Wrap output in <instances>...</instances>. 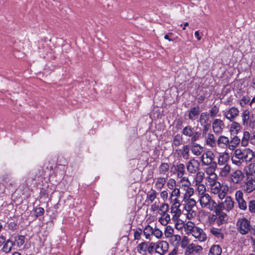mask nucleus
<instances>
[{
	"label": "nucleus",
	"mask_w": 255,
	"mask_h": 255,
	"mask_svg": "<svg viewBox=\"0 0 255 255\" xmlns=\"http://www.w3.org/2000/svg\"><path fill=\"white\" fill-rule=\"evenodd\" d=\"M198 202H199L202 207L208 209L210 211H214L216 209V202L207 193L197 198H192V206L193 203L196 204Z\"/></svg>",
	"instance_id": "3"
},
{
	"label": "nucleus",
	"mask_w": 255,
	"mask_h": 255,
	"mask_svg": "<svg viewBox=\"0 0 255 255\" xmlns=\"http://www.w3.org/2000/svg\"><path fill=\"white\" fill-rule=\"evenodd\" d=\"M183 133L186 135L191 136V128L190 127H185L183 130Z\"/></svg>",
	"instance_id": "61"
},
{
	"label": "nucleus",
	"mask_w": 255,
	"mask_h": 255,
	"mask_svg": "<svg viewBox=\"0 0 255 255\" xmlns=\"http://www.w3.org/2000/svg\"><path fill=\"white\" fill-rule=\"evenodd\" d=\"M171 212L172 213H174V215L173 216V219L174 220H177L178 217L180 216L181 214V210L180 209H174V208H171Z\"/></svg>",
	"instance_id": "44"
},
{
	"label": "nucleus",
	"mask_w": 255,
	"mask_h": 255,
	"mask_svg": "<svg viewBox=\"0 0 255 255\" xmlns=\"http://www.w3.org/2000/svg\"><path fill=\"white\" fill-rule=\"evenodd\" d=\"M222 253V249L219 245L212 246L209 251L208 255H220Z\"/></svg>",
	"instance_id": "24"
},
{
	"label": "nucleus",
	"mask_w": 255,
	"mask_h": 255,
	"mask_svg": "<svg viewBox=\"0 0 255 255\" xmlns=\"http://www.w3.org/2000/svg\"><path fill=\"white\" fill-rule=\"evenodd\" d=\"M240 139L238 136H235L232 140L229 141V148L230 150H234L239 144Z\"/></svg>",
	"instance_id": "31"
},
{
	"label": "nucleus",
	"mask_w": 255,
	"mask_h": 255,
	"mask_svg": "<svg viewBox=\"0 0 255 255\" xmlns=\"http://www.w3.org/2000/svg\"><path fill=\"white\" fill-rule=\"evenodd\" d=\"M206 142L208 146L214 147L216 145V141L215 135L211 133L207 134L206 138Z\"/></svg>",
	"instance_id": "22"
},
{
	"label": "nucleus",
	"mask_w": 255,
	"mask_h": 255,
	"mask_svg": "<svg viewBox=\"0 0 255 255\" xmlns=\"http://www.w3.org/2000/svg\"><path fill=\"white\" fill-rule=\"evenodd\" d=\"M168 244L166 241H159L156 243V253L163 255L168 251Z\"/></svg>",
	"instance_id": "13"
},
{
	"label": "nucleus",
	"mask_w": 255,
	"mask_h": 255,
	"mask_svg": "<svg viewBox=\"0 0 255 255\" xmlns=\"http://www.w3.org/2000/svg\"><path fill=\"white\" fill-rule=\"evenodd\" d=\"M214 211H215L216 215L218 216L217 222L218 224H222L226 222L228 220V216L226 213L223 212L222 210L217 208Z\"/></svg>",
	"instance_id": "15"
},
{
	"label": "nucleus",
	"mask_w": 255,
	"mask_h": 255,
	"mask_svg": "<svg viewBox=\"0 0 255 255\" xmlns=\"http://www.w3.org/2000/svg\"><path fill=\"white\" fill-rule=\"evenodd\" d=\"M160 197L164 200L165 201L168 199V194L167 191L164 190L160 193Z\"/></svg>",
	"instance_id": "62"
},
{
	"label": "nucleus",
	"mask_w": 255,
	"mask_h": 255,
	"mask_svg": "<svg viewBox=\"0 0 255 255\" xmlns=\"http://www.w3.org/2000/svg\"><path fill=\"white\" fill-rule=\"evenodd\" d=\"M250 98L249 97L244 96L240 101V105L242 107H244L249 102Z\"/></svg>",
	"instance_id": "48"
},
{
	"label": "nucleus",
	"mask_w": 255,
	"mask_h": 255,
	"mask_svg": "<svg viewBox=\"0 0 255 255\" xmlns=\"http://www.w3.org/2000/svg\"><path fill=\"white\" fill-rule=\"evenodd\" d=\"M147 243L146 242H143L139 244L136 247L137 252L140 254H144L147 252Z\"/></svg>",
	"instance_id": "28"
},
{
	"label": "nucleus",
	"mask_w": 255,
	"mask_h": 255,
	"mask_svg": "<svg viewBox=\"0 0 255 255\" xmlns=\"http://www.w3.org/2000/svg\"><path fill=\"white\" fill-rule=\"evenodd\" d=\"M224 200L218 204L216 203V208L220 209L222 210H225L226 211H229L231 210L234 206V201L233 199L230 197H225L224 198Z\"/></svg>",
	"instance_id": "6"
},
{
	"label": "nucleus",
	"mask_w": 255,
	"mask_h": 255,
	"mask_svg": "<svg viewBox=\"0 0 255 255\" xmlns=\"http://www.w3.org/2000/svg\"><path fill=\"white\" fill-rule=\"evenodd\" d=\"M166 178L159 177L157 179L155 184V187L158 190H160L165 185Z\"/></svg>",
	"instance_id": "27"
},
{
	"label": "nucleus",
	"mask_w": 255,
	"mask_h": 255,
	"mask_svg": "<svg viewBox=\"0 0 255 255\" xmlns=\"http://www.w3.org/2000/svg\"><path fill=\"white\" fill-rule=\"evenodd\" d=\"M209 115L207 113H202L199 120V122L202 126H206L209 124L208 122L209 121Z\"/></svg>",
	"instance_id": "25"
},
{
	"label": "nucleus",
	"mask_w": 255,
	"mask_h": 255,
	"mask_svg": "<svg viewBox=\"0 0 255 255\" xmlns=\"http://www.w3.org/2000/svg\"><path fill=\"white\" fill-rule=\"evenodd\" d=\"M156 197V191L153 190L148 195V200L150 201V202H152L155 199Z\"/></svg>",
	"instance_id": "54"
},
{
	"label": "nucleus",
	"mask_w": 255,
	"mask_h": 255,
	"mask_svg": "<svg viewBox=\"0 0 255 255\" xmlns=\"http://www.w3.org/2000/svg\"><path fill=\"white\" fill-rule=\"evenodd\" d=\"M153 229L150 226H146L143 230V233L146 239L150 240V236L152 235Z\"/></svg>",
	"instance_id": "32"
},
{
	"label": "nucleus",
	"mask_w": 255,
	"mask_h": 255,
	"mask_svg": "<svg viewBox=\"0 0 255 255\" xmlns=\"http://www.w3.org/2000/svg\"><path fill=\"white\" fill-rule=\"evenodd\" d=\"M242 126L240 123L233 121L230 128V132L231 134H237L241 130Z\"/></svg>",
	"instance_id": "18"
},
{
	"label": "nucleus",
	"mask_w": 255,
	"mask_h": 255,
	"mask_svg": "<svg viewBox=\"0 0 255 255\" xmlns=\"http://www.w3.org/2000/svg\"><path fill=\"white\" fill-rule=\"evenodd\" d=\"M176 181L174 179L171 178V179H169L168 180V181H167V186L169 189H174V188L176 186Z\"/></svg>",
	"instance_id": "49"
},
{
	"label": "nucleus",
	"mask_w": 255,
	"mask_h": 255,
	"mask_svg": "<svg viewBox=\"0 0 255 255\" xmlns=\"http://www.w3.org/2000/svg\"><path fill=\"white\" fill-rule=\"evenodd\" d=\"M142 234V230L141 229H138L134 233V239L140 240L141 238V235Z\"/></svg>",
	"instance_id": "58"
},
{
	"label": "nucleus",
	"mask_w": 255,
	"mask_h": 255,
	"mask_svg": "<svg viewBox=\"0 0 255 255\" xmlns=\"http://www.w3.org/2000/svg\"><path fill=\"white\" fill-rule=\"evenodd\" d=\"M225 127L223 121L220 119H216L213 122L212 129L216 134H219L222 133Z\"/></svg>",
	"instance_id": "10"
},
{
	"label": "nucleus",
	"mask_w": 255,
	"mask_h": 255,
	"mask_svg": "<svg viewBox=\"0 0 255 255\" xmlns=\"http://www.w3.org/2000/svg\"><path fill=\"white\" fill-rule=\"evenodd\" d=\"M216 220H217L216 215H211L208 217V222L210 224H213Z\"/></svg>",
	"instance_id": "60"
},
{
	"label": "nucleus",
	"mask_w": 255,
	"mask_h": 255,
	"mask_svg": "<svg viewBox=\"0 0 255 255\" xmlns=\"http://www.w3.org/2000/svg\"><path fill=\"white\" fill-rule=\"evenodd\" d=\"M217 175L216 174H212L211 175H208L207 177V180L209 183V185L214 184L217 182Z\"/></svg>",
	"instance_id": "40"
},
{
	"label": "nucleus",
	"mask_w": 255,
	"mask_h": 255,
	"mask_svg": "<svg viewBox=\"0 0 255 255\" xmlns=\"http://www.w3.org/2000/svg\"><path fill=\"white\" fill-rule=\"evenodd\" d=\"M192 236L200 242H203L206 239V234L201 229L192 226Z\"/></svg>",
	"instance_id": "12"
},
{
	"label": "nucleus",
	"mask_w": 255,
	"mask_h": 255,
	"mask_svg": "<svg viewBox=\"0 0 255 255\" xmlns=\"http://www.w3.org/2000/svg\"><path fill=\"white\" fill-rule=\"evenodd\" d=\"M168 205L166 203H163L159 208L158 213L160 215L166 214L167 212L168 211Z\"/></svg>",
	"instance_id": "41"
},
{
	"label": "nucleus",
	"mask_w": 255,
	"mask_h": 255,
	"mask_svg": "<svg viewBox=\"0 0 255 255\" xmlns=\"http://www.w3.org/2000/svg\"><path fill=\"white\" fill-rule=\"evenodd\" d=\"M250 137L251 135L249 132L246 131L244 132L241 142L242 146H247L248 145Z\"/></svg>",
	"instance_id": "33"
},
{
	"label": "nucleus",
	"mask_w": 255,
	"mask_h": 255,
	"mask_svg": "<svg viewBox=\"0 0 255 255\" xmlns=\"http://www.w3.org/2000/svg\"><path fill=\"white\" fill-rule=\"evenodd\" d=\"M191 245V243H190V240L187 236H184L180 242L179 248H182L187 246L190 247Z\"/></svg>",
	"instance_id": "30"
},
{
	"label": "nucleus",
	"mask_w": 255,
	"mask_h": 255,
	"mask_svg": "<svg viewBox=\"0 0 255 255\" xmlns=\"http://www.w3.org/2000/svg\"><path fill=\"white\" fill-rule=\"evenodd\" d=\"M202 250V248L200 246L195 245L194 243H192V255L200 253Z\"/></svg>",
	"instance_id": "45"
},
{
	"label": "nucleus",
	"mask_w": 255,
	"mask_h": 255,
	"mask_svg": "<svg viewBox=\"0 0 255 255\" xmlns=\"http://www.w3.org/2000/svg\"><path fill=\"white\" fill-rule=\"evenodd\" d=\"M229 139L228 137L224 135H220L217 140V143L218 146L221 148H229Z\"/></svg>",
	"instance_id": "16"
},
{
	"label": "nucleus",
	"mask_w": 255,
	"mask_h": 255,
	"mask_svg": "<svg viewBox=\"0 0 255 255\" xmlns=\"http://www.w3.org/2000/svg\"><path fill=\"white\" fill-rule=\"evenodd\" d=\"M230 156L229 154L227 152L221 153L218 159V164L219 165H224L228 164L227 163L229 160Z\"/></svg>",
	"instance_id": "19"
},
{
	"label": "nucleus",
	"mask_w": 255,
	"mask_h": 255,
	"mask_svg": "<svg viewBox=\"0 0 255 255\" xmlns=\"http://www.w3.org/2000/svg\"><path fill=\"white\" fill-rule=\"evenodd\" d=\"M196 189L194 192L192 189V194L194 193V198H197V197H200L202 195H203L206 193V187L203 184H200L198 185H196Z\"/></svg>",
	"instance_id": "17"
},
{
	"label": "nucleus",
	"mask_w": 255,
	"mask_h": 255,
	"mask_svg": "<svg viewBox=\"0 0 255 255\" xmlns=\"http://www.w3.org/2000/svg\"><path fill=\"white\" fill-rule=\"evenodd\" d=\"M170 220V216L168 214L166 213L161 215V217L159 219V222L162 225H166Z\"/></svg>",
	"instance_id": "35"
},
{
	"label": "nucleus",
	"mask_w": 255,
	"mask_h": 255,
	"mask_svg": "<svg viewBox=\"0 0 255 255\" xmlns=\"http://www.w3.org/2000/svg\"><path fill=\"white\" fill-rule=\"evenodd\" d=\"M183 157L187 159L189 156V148L186 145L183 148V151L182 152Z\"/></svg>",
	"instance_id": "57"
},
{
	"label": "nucleus",
	"mask_w": 255,
	"mask_h": 255,
	"mask_svg": "<svg viewBox=\"0 0 255 255\" xmlns=\"http://www.w3.org/2000/svg\"><path fill=\"white\" fill-rule=\"evenodd\" d=\"M169 165L166 163H162L159 167V172L160 174H165L169 170Z\"/></svg>",
	"instance_id": "37"
},
{
	"label": "nucleus",
	"mask_w": 255,
	"mask_h": 255,
	"mask_svg": "<svg viewBox=\"0 0 255 255\" xmlns=\"http://www.w3.org/2000/svg\"><path fill=\"white\" fill-rule=\"evenodd\" d=\"M173 229L170 226H167L164 231V235L166 238H170L173 235Z\"/></svg>",
	"instance_id": "43"
},
{
	"label": "nucleus",
	"mask_w": 255,
	"mask_h": 255,
	"mask_svg": "<svg viewBox=\"0 0 255 255\" xmlns=\"http://www.w3.org/2000/svg\"><path fill=\"white\" fill-rule=\"evenodd\" d=\"M215 155L213 152L211 150H208L206 152L204 153L199 157V160H197L200 162H202L204 165L211 164L213 162Z\"/></svg>",
	"instance_id": "7"
},
{
	"label": "nucleus",
	"mask_w": 255,
	"mask_h": 255,
	"mask_svg": "<svg viewBox=\"0 0 255 255\" xmlns=\"http://www.w3.org/2000/svg\"><path fill=\"white\" fill-rule=\"evenodd\" d=\"M209 186L211 193L214 194H218V197L220 199H224L226 193L224 191H222V187L220 182H217Z\"/></svg>",
	"instance_id": "9"
},
{
	"label": "nucleus",
	"mask_w": 255,
	"mask_h": 255,
	"mask_svg": "<svg viewBox=\"0 0 255 255\" xmlns=\"http://www.w3.org/2000/svg\"><path fill=\"white\" fill-rule=\"evenodd\" d=\"M163 234L162 232L158 229L155 228L153 230L152 235H154L157 239L161 238Z\"/></svg>",
	"instance_id": "50"
},
{
	"label": "nucleus",
	"mask_w": 255,
	"mask_h": 255,
	"mask_svg": "<svg viewBox=\"0 0 255 255\" xmlns=\"http://www.w3.org/2000/svg\"><path fill=\"white\" fill-rule=\"evenodd\" d=\"M181 222V223L177 222L175 224V228L178 230H180L181 229H182V230H183L184 229V226L185 224L182 221Z\"/></svg>",
	"instance_id": "63"
},
{
	"label": "nucleus",
	"mask_w": 255,
	"mask_h": 255,
	"mask_svg": "<svg viewBox=\"0 0 255 255\" xmlns=\"http://www.w3.org/2000/svg\"><path fill=\"white\" fill-rule=\"evenodd\" d=\"M180 192L179 189L176 188L173 189L170 197L171 202H172V201L178 200V197L180 196Z\"/></svg>",
	"instance_id": "34"
},
{
	"label": "nucleus",
	"mask_w": 255,
	"mask_h": 255,
	"mask_svg": "<svg viewBox=\"0 0 255 255\" xmlns=\"http://www.w3.org/2000/svg\"><path fill=\"white\" fill-rule=\"evenodd\" d=\"M254 157V153L250 149H246L244 150L237 149L235 150L231 159L233 164L240 166L244 162L251 161Z\"/></svg>",
	"instance_id": "2"
},
{
	"label": "nucleus",
	"mask_w": 255,
	"mask_h": 255,
	"mask_svg": "<svg viewBox=\"0 0 255 255\" xmlns=\"http://www.w3.org/2000/svg\"><path fill=\"white\" fill-rule=\"evenodd\" d=\"M170 241L174 244H180V242L182 239L181 238L180 236L178 235H173L171 237H170Z\"/></svg>",
	"instance_id": "42"
},
{
	"label": "nucleus",
	"mask_w": 255,
	"mask_h": 255,
	"mask_svg": "<svg viewBox=\"0 0 255 255\" xmlns=\"http://www.w3.org/2000/svg\"><path fill=\"white\" fill-rule=\"evenodd\" d=\"M16 244L18 247H20L24 243V237L23 236H20L16 240Z\"/></svg>",
	"instance_id": "55"
},
{
	"label": "nucleus",
	"mask_w": 255,
	"mask_h": 255,
	"mask_svg": "<svg viewBox=\"0 0 255 255\" xmlns=\"http://www.w3.org/2000/svg\"><path fill=\"white\" fill-rule=\"evenodd\" d=\"M219 176L225 177L229 175L231 171V166L229 164L224 165L223 167L220 168Z\"/></svg>",
	"instance_id": "23"
},
{
	"label": "nucleus",
	"mask_w": 255,
	"mask_h": 255,
	"mask_svg": "<svg viewBox=\"0 0 255 255\" xmlns=\"http://www.w3.org/2000/svg\"><path fill=\"white\" fill-rule=\"evenodd\" d=\"M174 169L177 173V175L179 177H181L185 171V167L183 164H179L176 166L173 165L172 169Z\"/></svg>",
	"instance_id": "26"
},
{
	"label": "nucleus",
	"mask_w": 255,
	"mask_h": 255,
	"mask_svg": "<svg viewBox=\"0 0 255 255\" xmlns=\"http://www.w3.org/2000/svg\"><path fill=\"white\" fill-rule=\"evenodd\" d=\"M249 170L250 172L255 173V163H251L249 165Z\"/></svg>",
	"instance_id": "64"
},
{
	"label": "nucleus",
	"mask_w": 255,
	"mask_h": 255,
	"mask_svg": "<svg viewBox=\"0 0 255 255\" xmlns=\"http://www.w3.org/2000/svg\"><path fill=\"white\" fill-rule=\"evenodd\" d=\"M154 251L156 252V243L151 242L149 244H147V251L151 254Z\"/></svg>",
	"instance_id": "46"
},
{
	"label": "nucleus",
	"mask_w": 255,
	"mask_h": 255,
	"mask_svg": "<svg viewBox=\"0 0 255 255\" xmlns=\"http://www.w3.org/2000/svg\"><path fill=\"white\" fill-rule=\"evenodd\" d=\"M249 208L251 212L255 213V200L250 201L249 204Z\"/></svg>",
	"instance_id": "56"
},
{
	"label": "nucleus",
	"mask_w": 255,
	"mask_h": 255,
	"mask_svg": "<svg viewBox=\"0 0 255 255\" xmlns=\"http://www.w3.org/2000/svg\"><path fill=\"white\" fill-rule=\"evenodd\" d=\"M13 245V243L10 240H7L4 244L2 251L5 253L10 252L11 250L12 247Z\"/></svg>",
	"instance_id": "29"
},
{
	"label": "nucleus",
	"mask_w": 255,
	"mask_h": 255,
	"mask_svg": "<svg viewBox=\"0 0 255 255\" xmlns=\"http://www.w3.org/2000/svg\"><path fill=\"white\" fill-rule=\"evenodd\" d=\"M239 109L235 107H232L224 112V117L230 122H233L239 115Z\"/></svg>",
	"instance_id": "8"
},
{
	"label": "nucleus",
	"mask_w": 255,
	"mask_h": 255,
	"mask_svg": "<svg viewBox=\"0 0 255 255\" xmlns=\"http://www.w3.org/2000/svg\"><path fill=\"white\" fill-rule=\"evenodd\" d=\"M218 112H219V109L216 106H214V107H213L211 108V109L210 110V114L212 117H215Z\"/></svg>",
	"instance_id": "51"
},
{
	"label": "nucleus",
	"mask_w": 255,
	"mask_h": 255,
	"mask_svg": "<svg viewBox=\"0 0 255 255\" xmlns=\"http://www.w3.org/2000/svg\"><path fill=\"white\" fill-rule=\"evenodd\" d=\"M203 147L197 143H192V154L196 156L202 155Z\"/></svg>",
	"instance_id": "20"
},
{
	"label": "nucleus",
	"mask_w": 255,
	"mask_h": 255,
	"mask_svg": "<svg viewBox=\"0 0 255 255\" xmlns=\"http://www.w3.org/2000/svg\"><path fill=\"white\" fill-rule=\"evenodd\" d=\"M245 176L243 172L240 170H236L231 174V179L234 183L238 184L241 182Z\"/></svg>",
	"instance_id": "14"
},
{
	"label": "nucleus",
	"mask_w": 255,
	"mask_h": 255,
	"mask_svg": "<svg viewBox=\"0 0 255 255\" xmlns=\"http://www.w3.org/2000/svg\"><path fill=\"white\" fill-rule=\"evenodd\" d=\"M179 254L181 255H191V246L190 247H185L182 248H179Z\"/></svg>",
	"instance_id": "36"
},
{
	"label": "nucleus",
	"mask_w": 255,
	"mask_h": 255,
	"mask_svg": "<svg viewBox=\"0 0 255 255\" xmlns=\"http://www.w3.org/2000/svg\"><path fill=\"white\" fill-rule=\"evenodd\" d=\"M182 233H184L185 235H190L191 233V222L189 221L184 226L183 230H182Z\"/></svg>",
	"instance_id": "39"
},
{
	"label": "nucleus",
	"mask_w": 255,
	"mask_h": 255,
	"mask_svg": "<svg viewBox=\"0 0 255 255\" xmlns=\"http://www.w3.org/2000/svg\"><path fill=\"white\" fill-rule=\"evenodd\" d=\"M210 166L206 169V173L207 175H211L212 174H216L215 173V168L217 167V163L213 162Z\"/></svg>",
	"instance_id": "38"
},
{
	"label": "nucleus",
	"mask_w": 255,
	"mask_h": 255,
	"mask_svg": "<svg viewBox=\"0 0 255 255\" xmlns=\"http://www.w3.org/2000/svg\"><path fill=\"white\" fill-rule=\"evenodd\" d=\"M235 199L236 201L244 199L243 193L241 190H238L235 194Z\"/></svg>",
	"instance_id": "52"
},
{
	"label": "nucleus",
	"mask_w": 255,
	"mask_h": 255,
	"mask_svg": "<svg viewBox=\"0 0 255 255\" xmlns=\"http://www.w3.org/2000/svg\"><path fill=\"white\" fill-rule=\"evenodd\" d=\"M200 170V163L199 161L192 159V174H195L194 181L195 185L201 184L204 177V173Z\"/></svg>",
	"instance_id": "5"
},
{
	"label": "nucleus",
	"mask_w": 255,
	"mask_h": 255,
	"mask_svg": "<svg viewBox=\"0 0 255 255\" xmlns=\"http://www.w3.org/2000/svg\"><path fill=\"white\" fill-rule=\"evenodd\" d=\"M237 202L238 204L239 208L240 209L243 210H245L247 209V205L246 202L245 201V200L244 199L238 201Z\"/></svg>",
	"instance_id": "47"
},
{
	"label": "nucleus",
	"mask_w": 255,
	"mask_h": 255,
	"mask_svg": "<svg viewBox=\"0 0 255 255\" xmlns=\"http://www.w3.org/2000/svg\"><path fill=\"white\" fill-rule=\"evenodd\" d=\"M210 232L219 240H222L224 238V234L221 229L212 227L210 229Z\"/></svg>",
	"instance_id": "21"
},
{
	"label": "nucleus",
	"mask_w": 255,
	"mask_h": 255,
	"mask_svg": "<svg viewBox=\"0 0 255 255\" xmlns=\"http://www.w3.org/2000/svg\"><path fill=\"white\" fill-rule=\"evenodd\" d=\"M159 208V201H158V202L155 201L154 202V203L151 205V210L152 211L154 212V211H158Z\"/></svg>",
	"instance_id": "59"
},
{
	"label": "nucleus",
	"mask_w": 255,
	"mask_h": 255,
	"mask_svg": "<svg viewBox=\"0 0 255 255\" xmlns=\"http://www.w3.org/2000/svg\"><path fill=\"white\" fill-rule=\"evenodd\" d=\"M182 183V186L183 188V190L185 191L184 197V209L183 213L184 215H186L187 218L189 219L191 218V188L190 187L191 183L189 180L188 178L186 177H184L181 180Z\"/></svg>",
	"instance_id": "1"
},
{
	"label": "nucleus",
	"mask_w": 255,
	"mask_h": 255,
	"mask_svg": "<svg viewBox=\"0 0 255 255\" xmlns=\"http://www.w3.org/2000/svg\"><path fill=\"white\" fill-rule=\"evenodd\" d=\"M237 227L238 232L242 235L248 233L255 235V226H252L250 222L246 218H240L237 221Z\"/></svg>",
	"instance_id": "4"
},
{
	"label": "nucleus",
	"mask_w": 255,
	"mask_h": 255,
	"mask_svg": "<svg viewBox=\"0 0 255 255\" xmlns=\"http://www.w3.org/2000/svg\"><path fill=\"white\" fill-rule=\"evenodd\" d=\"M243 190L247 193H251L255 190V179L248 176L243 186Z\"/></svg>",
	"instance_id": "11"
},
{
	"label": "nucleus",
	"mask_w": 255,
	"mask_h": 255,
	"mask_svg": "<svg viewBox=\"0 0 255 255\" xmlns=\"http://www.w3.org/2000/svg\"><path fill=\"white\" fill-rule=\"evenodd\" d=\"M44 212V210L42 207L37 208L35 209L34 213L36 217L42 216Z\"/></svg>",
	"instance_id": "53"
}]
</instances>
